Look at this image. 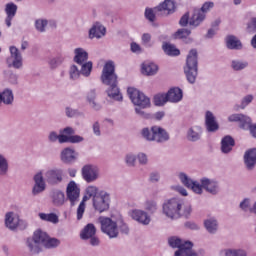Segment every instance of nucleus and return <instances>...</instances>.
<instances>
[{
  "instance_id": "1",
  "label": "nucleus",
  "mask_w": 256,
  "mask_h": 256,
  "mask_svg": "<svg viewBox=\"0 0 256 256\" xmlns=\"http://www.w3.org/2000/svg\"><path fill=\"white\" fill-rule=\"evenodd\" d=\"M118 76L115 73V64L113 61H108L105 63L102 74L100 76V81L103 85H107L106 93L110 99L114 101H123V95L119 89Z\"/></svg>"
},
{
  "instance_id": "2",
  "label": "nucleus",
  "mask_w": 256,
  "mask_h": 256,
  "mask_svg": "<svg viewBox=\"0 0 256 256\" xmlns=\"http://www.w3.org/2000/svg\"><path fill=\"white\" fill-rule=\"evenodd\" d=\"M184 73L188 82L193 85L197 81V75H199V60L196 49L189 51L186 59V67H184Z\"/></svg>"
},
{
  "instance_id": "3",
  "label": "nucleus",
  "mask_w": 256,
  "mask_h": 256,
  "mask_svg": "<svg viewBox=\"0 0 256 256\" xmlns=\"http://www.w3.org/2000/svg\"><path fill=\"white\" fill-rule=\"evenodd\" d=\"M93 71V62L88 61L87 64L82 66H77V64H72L68 69V78L70 81H79L82 77H91Z\"/></svg>"
},
{
  "instance_id": "4",
  "label": "nucleus",
  "mask_w": 256,
  "mask_h": 256,
  "mask_svg": "<svg viewBox=\"0 0 256 256\" xmlns=\"http://www.w3.org/2000/svg\"><path fill=\"white\" fill-rule=\"evenodd\" d=\"M98 223L102 233L108 235L110 239H117L119 237V224L117 221L107 216H100Z\"/></svg>"
},
{
  "instance_id": "5",
  "label": "nucleus",
  "mask_w": 256,
  "mask_h": 256,
  "mask_svg": "<svg viewBox=\"0 0 256 256\" xmlns=\"http://www.w3.org/2000/svg\"><path fill=\"white\" fill-rule=\"evenodd\" d=\"M48 237L49 235H47V232H44L41 229L36 230L33 236L27 239L26 244L29 251L31 253H39L41 251V247L45 245Z\"/></svg>"
},
{
  "instance_id": "6",
  "label": "nucleus",
  "mask_w": 256,
  "mask_h": 256,
  "mask_svg": "<svg viewBox=\"0 0 256 256\" xmlns=\"http://www.w3.org/2000/svg\"><path fill=\"white\" fill-rule=\"evenodd\" d=\"M92 207L95 213H107L111 207V194L100 191L98 196L92 198Z\"/></svg>"
},
{
  "instance_id": "7",
  "label": "nucleus",
  "mask_w": 256,
  "mask_h": 256,
  "mask_svg": "<svg viewBox=\"0 0 256 256\" xmlns=\"http://www.w3.org/2000/svg\"><path fill=\"white\" fill-rule=\"evenodd\" d=\"M127 93L135 107H141V109H149L151 107V99L138 89L128 88Z\"/></svg>"
},
{
  "instance_id": "8",
  "label": "nucleus",
  "mask_w": 256,
  "mask_h": 256,
  "mask_svg": "<svg viewBox=\"0 0 256 256\" xmlns=\"http://www.w3.org/2000/svg\"><path fill=\"white\" fill-rule=\"evenodd\" d=\"M179 207H181V199L171 198L163 203L162 212L168 219L173 221L179 219Z\"/></svg>"
},
{
  "instance_id": "9",
  "label": "nucleus",
  "mask_w": 256,
  "mask_h": 256,
  "mask_svg": "<svg viewBox=\"0 0 256 256\" xmlns=\"http://www.w3.org/2000/svg\"><path fill=\"white\" fill-rule=\"evenodd\" d=\"M85 193L86 195L83 196L76 211L78 221H81V219H83V215H85V209L87 207L85 203H87L91 198L95 199V197H99V188H97V186L90 185L86 188Z\"/></svg>"
},
{
  "instance_id": "10",
  "label": "nucleus",
  "mask_w": 256,
  "mask_h": 256,
  "mask_svg": "<svg viewBox=\"0 0 256 256\" xmlns=\"http://www.w3.org/2000/svg\"><path fill=\"white\" fill-rule=\"evenodd\" d=\"M81 198V188L75 181H70L66 186V201H69L71 207H75Z\"/></svg>"
},
{
  "instance_id": "11",
  "label": "nucleus",
  "mask_w": 256,
  "mask_h": 256,
  "mask_svg": "<svg viewBox=\"0 0 256 256\" xmlns=\"http://www.w3.org/2000/svg\"><path fill=\"white\" fill-rule=\"evenodd\" d=\"M44 177L48 185H61L65 181V170L62 168H51L45 172Z\"/></svg>"
},
{
  "instance_id": "12",
  "label": "nucleus",
  "mask_w": 256,
  "mask_h": 256,
  "mask_svg": "<svg viewBox=\"0 0 256 256\" xmlns=\"http://www.w3.org/2000/svg\"><path fill=\"white\" fill-rule=\"evenodd\" d=\"M10 56L6 59V65L9 69H23V55L15 46H10Z\"/></svg>"
},
{
  "instance_id": "13",
  "label": "nucleus",
  "mask_w": 256,
  "mask_h": 256,
  "mask_svg": "<svg viewBox=\"0 0 256 256\" xmlns=\"http://www.w3.org/2000/svg\"><path fill=\"white\" fill-rule=\"evenodd\" d=\"M82 178L86 183H95L100 177L99 167L93 164H86L81 170Z\"/></svg>"
},
{
  "instance_id": "14",
  "label": "nucleus",
  "mask_w": 256,
  "mask_h": 256,
  "mask_svg": "<svg viewBox=\"0 0 256 256\" xmlns=\"http://www.w3.org/2000/svg\"><path fill=\"white\" fill-rule=\"evenodd\" d=\"M200 189L205 190L206 193L210 195H219L221 192V187L219 186V181L216 179H211L207 177H203L200 179Z\"/></svg>"
},
{
  "instance_id": "15",
  "label": "nucleus",
  "mask_w": 256,
  "mask_h": 256,
  "mask_svg": "<svg viewBox=\"0 0 256 256\" xmlns=\"http://www.w3.org/2000/svg\"><path fill=\"white\" fill-rule=\"evenodd\" d=\"M178 178L180 179V182L184 187H187V189H191L194 193L197 195H202L203 190H201V183L194 181L185 172H180L178 174Z\"/></svg>"
},
{
  "instance_id": "16",
  "label": "nucleus",
  "mask_w": 256,
  "mask_h": 256,
  "mask_svg": "<svg viewBox=\"0 0 256 256\" xmlns=\"http://www.w3.org/2000/svg\"><path fill=\"white\" fill-rule=\"evenodd\" d=\"M243 161L246 171H253L256 167V148L246 150L243 156Z\"/></svg>"
},
{
  "instance_id": "17",
  "label": "nucleus",
  "mask_w": 256,
  "mask_h": 256,
  "mask_svg": "<svg viewBox=\"0 0 256 256\" xmlns=\"http://www.w3.org/2000/svg\"><path fill=\"white\" fill-rule=\"evenodd\" d=\"M205 129L207 133H217L219 131V123L211 111L205 113Z\"/></svg>"
},
{
  "instance_id": "18",
  "label": "nucleus",
  "mask_w": 256,
  "mask_h": 256,
  "mask_svg": "<svg viewBox=\"0 0 256 256\" xmlns=\"http://www.w3.org/2000/svg\"><path fill=\"white\" fill-rule=\"evenodd\" d=\"M230 123H239L240 129L245 131L249 130V123H251V118L245 114H232L228 117Z\"/></svg>"
},
{
  "instance_id": "19",
  "label": "nucleus",
  "mask_w": 256,
  "mask_h": 256,
  "mask_svg": "<svg viewBox=\"0 0 256 256\" xmlns=\"http://www.w3.org/2000/svg\"><path fill=\"white\" fill-rule=\"evenodd\" d=\"M77 157H79V153H77L73 148H64L60 154L61 162L66 165L75 163L77 161Z\"/></svg>"
},
{
  "instance_id": "20",
  "label": "nucleus",
  "mask_w": 256,
  "mask_h": 256,
  "mask_svg": "<svg viewBox=\"0 0 256 256\" xmlns=\"http://www.w3.org/2000/svg\"><path fill=\"white\" fill-rule=\"evenodd\" d=\"M0 105H5L6 107H13L15 105V94L13 89L5 88L0 92Z\"/></svg>"
},
{
  "instance_id": "21",
  "label": "nucleus",
  "mask_w": 256,
  "mask_h": 256,
  "mask_svg": "<svg viewBox=\"0 0 256 256\" xmlns=\"http://www.w3.org/2000/svg\"><path fill=\"white\" fill-rule=\"evenodd\" d=\"M107 29L100 22H96L92 25L89 30L88 37L89 39H101L105 37Z\"/></svg>"
},
{
  "instance_id": "22",
  "label": "nucleus",
  "mask_w": 256,
  "mask_h": 256,
  "mask_svg": "<svg viewBox=\"0 0 256 256\" xmlns=\"http://www.w3.org/2000/svg\"><path fill=\"white\" fill-rule=\"evenodd\" d=\"M131 217L134 221H137V223H140V225H149V223H151V216H149V214L144 211V210H133L131 212Z\"/></svg>"
},
{
  "instance_id": "23",
  "label": "nucleus",
  "mask_w": 256,
  "mask_h": 256,
  "mask_svg": "<svg viewBox=\"0 0 256 256\" xmlns=\"http://www.w3.org/2000/svg\"><path fill=\"white\" fill-rule=\"evenodd\" d=\"M89 53L87 50L83 48H75L74 49V57L73 61L76 63V65L83 66L87 65L89 63Z\"/></svg>"
},
{
  "instance_id": "24",
  "label": "nucleus",
  "mask_w": 256,
  "mask_h": 256,
  "mask_svg": "<svg viewBox=\"0 0 256 256\" xmlns=\"http://www.w3.org/2000/svg\"><path fill=\"white\" fill-rule=\"evenodd\" d=\"M152 131L154 133L153 141L156 143H167V141H169V132L161 128V126H152Z\"/></svg>"
},
{
  "instance_id": "25",
  "label": "nucleus",
  "mask_w": 256,
  "mask_h": 256,
  "mask_svg": "<svg viewBox=\"0 0 256 256\" xmlns=\"http://www.w3.org/2000/svg\"><path fill=\"white\" fill-rule=\"evenodd\" d=\"M5 227L10 231H17L19 228V216L15 212L5 214Z\"/></svg>"
},
{
  "instance_id": "26",
  "label": "nucleus",
  "mask_w": 256,
  "mask_h": 256,
  "mask_svg": "<svg viewBox=\"0 0 256 256\" xmlns=\"http://www.w3.org/2000/svg\"><path fill=\"white\" fill-rule=\"evenodd\" d=\"M34 186L32 189V195H39V193H43L45 191V178H43V172H38L34 176Z\"/></svg>"
},
{
  "instance_id": "27",
  "label": "nucleus",
  "mask_w": 256,
  "mask_h": 256,
  "mask_svg": "<svg viewBox=\"0 0 256 256\" xmlns=\"http://www.w3.org/2000/svg\"><path fill=\"white\" fill-rule=\"evenodd\" d=\"M205 17L206 14L204 12L194 9L193 14L189 20L190 27L196 29V27H199V25L205 21Z\"/></svg>"
},
{
  "instance_id": "28",
  "label": "nucleus",
  "mask_w": 256,
  "mask_h": 256,
  "mask_svg": "<svg viewBox=\"0 0 256 256\" xmlns=\"http://www.w3.org/2000/svg\"><path fill=\"white\" fill-rule=\"evenodd\" d=\"M168 243L170 247H172L173 249H178V251H181V250H186L189 247L188 243H193V242L183 241L181 238L177 236H173L168 239Z\"/></svg>"
},
{
  "instance_id": "29",
  "label": "nucleus",
  "mask_w": 256,
  "mask_h": 256,
  "mask_svg": "<svg viewBox=\"0 0 256 256\" xmlns=\"http://www.w3.org/2000/svg\"><path fill=\"white\" fill-rule=\"evenodd\" d=\"M226 47L232 51H241L243 43L235 35H229L226 37Z\"/></svg>"
},
{
  "instance_id": "30",
  "label": "nucleus",
  "mask_w": 256,
  "mask_h": 256,
  "mask_svg": "<svg viewBox=\"0 0 256 256\" xmlns=\"http://www.w3.org/2000/svg\"><path fill=\"white\" fill-rule=\"evenodd\" d=\"M51 199L56 207H62V205H65V201H67V198H65V192L59 189L52 190Z\"/></svg>"
},
{
  "instance_id": "31",
  "label": "nucleus",
  "mask_w": 256,
  "mask_h": 256,
  "mask_svg": "<svg viewBox=\"0 0 256 256\" xmlns=\"http://www.w3.org/2000/svg\"><path fill=\"white\" fill-rule=\"evenodd\" d=\"M166 95L169 103H179L183 99V90L178 87L171 88Z\"/></svg>"
},
{
  "instance_id": "32",
  "label": "nucleus",
  "mask_w": 256,
  "mask_h": 256,
  "mask_svg": "<svg viewBox=\"0 0 256 256\" xmlns=\"http://www.w3.org/2000/svg\"><path fill=\"white\" fill-rule=\"evenodd\" d=\"M201 135H203V128L201 126H193L187 131V139L192 143L199 141V139H201Z\"/></svg>"
},
{
  "instance_id": "33",
  "label": "nucleus",
  "mask_w": 256,
  "mask_h": 256,
  "mask_svg": "<svg viewBox=\"0 0 256 256\" xmlns=\"http://www.w3.org/2000/svg\"><path fill=\"white\" fill-rule=\"evenodd\" d=\"M156 11L160 13H166V15H171V13H175V2L173 0H165L162 4H160Z\"/></svg>"
},
{
  "instance_id": "34",
  "label": "nucleus",
  "mask_w": 256,
  "mask_h": 256,
  "mask_svg": "<svg viewBox=\"0 0 256 256\" xmlns=\"http://www.w3.org/2000/svg\"><path fill=\"white\" fill-rule=\"evenodd\" d=\"M235 147V140L231 136H225L221 141V151L222 153H231Z\"/></svg>"
},
{
  "instance_id": "35",
  "label": "nucleus",
  "mask_w": 256,
  "mask_h": 256,
  "mask_svg": "<svg viewBox=\"0 0 256 256\" xmlns=\"http://www.w3.org/2000/svg\"><path fill=\"white\" fill-rule=\"evenodd\" d=\"M64 62H65V56H63L62 54H59L54 57H50L48 59V65L52 71H55V69L61 67V65H63Z\"/></svg>"
},
{
  "instance_id": "36",
  "label": "nucleus",
  "mask_w": 256,
  "mask_h": 256,
  "mask_svg": "<svg viewBox=\"0 0 256 256\" xmlns=\"http://www.w3.org/2000/svg\"><path fill=\"white\" fill-rule=\"evenodd\" d=\"M95 233H97V228H95L94 224L89 223L81 231L80 237L84 241H87L90 237H94Z\"/></svg>"
},
{
  "instance_id": "37",
  "label": "nucleus",
  "mask_w": 256,
  "mask_h": 256,
  "mask_svg": "<svg viewBox=\"0 0 256 256\" xmlns=\"http://www.w3.org/2000/svg\"><path fill=\"white\" fill-rule=\"evenodd\" d=\"M189 35H191V30L181 28L175 32L174 37L175 39H183L185 43H193V39L189 38Z\"/></svg>"
},
{
  "instance_id": "38",
  "label": "nucleus",
  "mask_w": 256,
  "mask_h": 256,
  "mask_svg": "<svg viewBox=\"0 0 256 256\" xmlns=\"http://www.w3.org/2000/svg\"><path fill=\"white\" fill-rule=\"evenodd\" d=\"M204 226L206 231H208V233H211L212 235H215V233H217V229H219V223L215 218L206 219L204 221Z\"/></svg>"
},
{
  "instance_id": "39",
  "label": "nucleus",
  "mask_w": 256,
  "mask_h": 256,
  "mask_svg": "<svg viewBox=\"0 0 256 256\" xmlns=\"http://www.w3.org/2000/svg\"><path fill=\"white\" fill-rule=\"evenodd\" d=\"M157 71H159V66L155 63H144L142 65V73L143 75H157Z\"/></svg>"
},
{
  "instance_id": "40",
  "label": "nucleus",
  "mask_w": 256,
  "mask_h": 256,
  "mask_svg": "<svg viewBox=\"0 0 256 256\" xmlns=\"http://www.w3.org/2000/svg\"><path fill=\"white\" fill-rule=\"evenodd\" d=\"M191 206L190 204L184 203L183 200L180 199V206L178 207V219L180 217H189L191 215Z\"/></svg>"
},
{
  "instance_id": "41",
  "label": "nucleus",
  "mask_w": 256,
  "mask_h": 256,
  "mask_svg": "<svg viewBox=\"0 0 256 256\" xmlns=\"http://www.w3.org/2000/svg\"><path fill=\"white\" fill-rule=\"evenodd\" d=\"M230 67L233 71H244L249 67V62L247 60L234 59L231 61Z\"/></svg>"
},
{
  "instance_id": "42",
  "label": "nucleus",
  "mask_w": 256,
  "mask_h": 256,
  "mask_svg": "<svg viewBox=\"0 0 256 256\" xmlns=\"http://www.w3.org/2000/svg\"><path fill=\"white\" fill-rule=\"evenodd\" d=\"M162 49L166 55H169L170 57H177L181 54V51L175 47V45L164 43L162 45Z\"/></svg>"
},
{
  "instance_id": "43",
  "label": "nucleus",
  "mask_w": 256,
  "mask_h": 256,
  "mask_svg": "<svg viewBox=\"0 0 256 256\" xmlns=\"http://www.w3.org/2000/svg\"><path fill=\"white\" fill-rule=\"evenodd\" d=\"M9 173V161L0 153V177H7Z\"/></svg>"
},
{
  "instance_id": "44",
  "label": "nucleus",
  "mask_w": 256,
  "mask_h": 256,
  "mask_svg": "<svg viewBox=\"0 0 256 256\" xmlns=\"http://www.w3.org/2000/svg\"><path fill=\"white\" fill-rule=\"evenodd\" d=\"M48 141L49 143H57L58 141L60 145H63V143H65V135L58 134L56 131H51L48 134Z\"/></svg>"
},
{
  "instance_id": "45",
  "label": "nucleus",
  "mask_w": 256,
  "mask_h": 256,
  "mask_svg": "<svg viewBox=\"0 0 256 256\" xmlns=\"http://www.w3.org/2000/svg\"><path fill=\"white\" fill-rule=\"evenodd\" d=\"M39 217L42 221H47L48 223H53L54 225H56V223H59V216H57V214L55 213H39Z\"/></svg>"
},
{
  "instance_id": "46",
  "label": "nucleus",
  "mask_w": 256,
  "mask_h": 256,
  "mask_svg": "<svg viewBox=\"0 0 256 256\" xmlns=\"http://www.w3.org/2000/svg\"><path fill=\"white\" fill-rule=\"evenodd\" d=\"M174 256H199L195 251H193V243H188L186 250H177Z\"/></svg>"
},
{
  "instance_id": "47",
  "label": "nucleus",
  "mask_w": 256,
  "mask_h": 256,
  "mask_svg": "<svg viewBox=\"0 0 256 256\" xmlns=\"http://www.w3.org/2000/svg\"><path fill=\"white\" fill-rule=\"evenodd\" d=\"M253 99L254 97L251 94L244 96L241 100V104L234 106L235 111H239V109H245L248 105H250V103H253Z\"/></svg>"
},
{
  "instance_id": "48",
  "label": "nucleus",
  "mask_w": 256,
  "mask_h": 256,
  "mask_svg": "<svg viewBox=\"0 0 256 256\" xmlns=\"http://www.w3.org/2000/svg\"><path fill=\"white\" fill-rule=\"evenodd\" d=\"M168 102L167 93L157 94L154 96V105H156V107H163V105Z\"/></svg>"
},
{
  "instance_id": "49",
  "label": "nucleus",
  "mask_w": 256,
  "mask_h": 256,
  "mask_svg": "<svg viewBox=\"0 0 256 256\" xmlns=\"http://www.w3.org/2000/svg\"><path fill=\"white\" fill-rule=\"evenodd\" d=\"M48 21L46 19H37L35 21V29L38 33H45L47 31Z\"/></svg>"
},
{
  "instance_id": "50",
  "label": "nucleus",
  "mask_w": 256,
  "mask_h": 256,
  "mask_svg": "<svg viewBox=\"0 0 256 256\" xmlns=\"http://www.w3.org/2000/svg\"><path fill=\"white\" fill-rule=\"evenodd\" d=\"M59 245H61V241L59 239L50 238L48 236V238L46 239V242H44L43 247H46V249H55V247H59Z\"/></svg>"
},
{
  "instance_id": "51",
  "label": "nucleus",
  "mask_w": 256,
  "mask_h": 256,
  "mask_svg": "<svg viewBox=\"0 0 256 256\" xmlns=\"http://www.w3.org/2000/svg\"><path fill=\"white\" fill-rule=\"evenodd\" d=\"M83 141H85V138H83V136L80 135H75L72 134V136H67L65 135L64 137V143H83Z\"/></svg>"
},
{
  "instance_id": "52",
  "label": "nucleus",
  "mask_w": 256,
  "mask_h": 256,
  "mask_svg": "<svg viewBox=\"0 0 256 256\" xmlns=\"http://www.w3.org/2000/svg\"><path fill=\"white\" fill-rule=\"evenodd\" d=\"M7 17H15L17 15V5L15 3H8L5 7Z\"/></svg>"
},
{
  "instance_id": "53",
  "label": "nucleus",
  "mask_w": 256,
  "mask_h": 256,
  "mask_svg": "<svg viewBox=\"0 0 256 256\" xmlns=\"http://www.w3.org/2000/svg\"><path fill=\"white\" fill-rule=\"evenodd\" d=\"M141 136H142L143 139H145L146 141H153V139H154L153 127H151V129H149V128H143V129L141 130Z\"/></svg>"
},
{
  "instance_id": "54",
  "label": "nucleus",
  "mask_w": 256,
  "mask_h": 256,
  "mask_svg": "<svg viewBox=\"0 0 256 256\" xmlns=\"http://www.w3.org/2000/svg\"><path fill=\"white\" fill-rule=\"evenodd\" d=\"M225 256H247V253L241 249H227Z\"/></svg>"
},
{
  "instance_id": "55",
  "label": "nucleus",
  "mask_w": 256,
  "mask_h": 256,
  "mask_svg": "<svg viewBox=\"0 0 256 256\" xmlns=\"http://www.w3.org/2000/svg\"><path fill=\"white\" fill-rule=\"evenodd\" d=\"M147 108L135 107L134 111L141 119H151V114L145 111Z\"/></svg>"
},
{
  "instance_id": "56",
  "label": "nucleus",
  "mask_w": 256,
  "mask_h": 256,
  "mask_svg": "<svg viewBox=\"0 0 256 256\" xmlns=\"http://www.w3.org/2000/svg\"><path fill=\"white\" fill-rule=\"evenodd\" d=\"M118 232L120 231L123 235H129V225L123 220H118Z\"/></svg>"
},
{
  "instance_id": "57",
  "label": "nucleus",
  "mask_w": 256,
  "mask_h": 256,
  "mask_svg": "<svg viewBox=\"0 0 256 256\" xmlns=\"http://www.w3.org/2000/svg\"><path fill=\"white\" fill-rule=\"evenodd\" d=\"M136 162H137V156H135V154H127L125 156V163L128 167H135Z\"/></svg>"
},
{
  "instance_id": "58",
  "label": "nucleus",
  "mask_w": 256,
  "mask_h": 256,
  "mask_svg": "<svg viewBox=\"0 0 256 256\" xmlns=\"http://www.w3.org/2000/svg\"><path fill=\"white\" fill-rule=\"evenodd\" d=\"M145 209L146 211H149V213H155V211H157V202L153 200L146 201Z\"/></svg>"
},
{
  "instance_id": "59",
  "label": "nucleus",
  "mask_w": 256,
  "mask_h": 256,
  "mask_svg": "<svg viewBox=\"0 0 256 256\" xmlns=\"http://www.w3.org/2000/svg\"><path fill=\"white\" fill-rule=\"evenodd\" d=\"M65 115L69 119H73V117H77V115H79V110L67 106L65 108Z\"/></svg>"
},
{
  "instance_id": "60",
  "label": "nucleus",
  "mask_w": 256,
  "mask_h": 256,
  "mask_svg": "<svg viewBox=\"0 0 256 256\" xmlns=\"http://www.w3.org/2000/svg\"><path fill=\"white\" fill-rule=\"evenodd\" d=\"M246 30L248 33H256V17H252L247 23Z\"/></svg>"
},
{
  "instance_id": "61",
  "label": "nucleus",
  "mask_w": 256,
  "mask_h": 256,
  "mask_svg": "<svg viewBox=\"0 0 256 256\" xmlns=\"http://www.w3.org/2000/svg\"><path fill=\"white\" fill-rule=\"evenodd\" d=\"M150 183H159L161 181V173L158 171H153L149 174Z\"/></svg>"
},
{
  "instance_id": "62",
  "label": "nucleus",
  "mask_w": 256,
  "mask_h": 256,
  "mask_svg": "<svg viewBox=\"0 0 256 256\" xmlns=\"http://www.w3.org/2000/svg\"><path fill=\"white\" fill-rule=\"evenodd\" d=\"M239 207L242 211H249V207H251V199L245 198L240 202Z\"/></svg>"
},
{
  "instance_id": "63",
  "label": "nucleus",
  "mask_w": 256,
  "mask_h": 256,
  "mask_svg": "<svg viewBox=\"0 0 256 256\" xmlns=\"http://www.w3.org/2000/svg\"><path fill=\"white\" fill-rule=\"evenodd\" d=\"M190 16H189V12H186L179 21V25L181 27H187V25H189V21H190Z\"/></svg>"
},
{
  "instance_id": "64",
  "label": "nucleus",
  "mask_w": 256,
  "mask_h": 256,
  "mask_svg": "<svg viewBox=\"0 0 256 256\" xmlns=\"http://www.w3.org/2000/svg\"><path fill=\"white\" fill-rule=\"evenodd\" d=\"M137 159H138V163H140V165H147V163H149V158H147V154H145L143 152L138 153Z\"/></svg>"
}]
</instances>
